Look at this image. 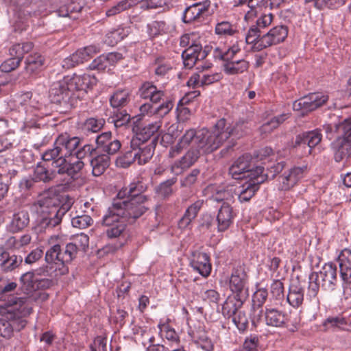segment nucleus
I'll use <instances>...</instances> for the list:
<instances>
[{"mask_svg": "<svg viewBox=\"0 0 351 351\" xmlns=\"http://www.w3.org/2000/svg\"><path fill=\"white\" fill-rule=\"evenodd\" d=\"M128 34L129 30L128 28L119 27L106 34L105 42L108 45L113 46L125 38Z\"/></svg>", "mask_w": 351, "mask_h": 351, "instance_id": "48", "label": "nucleus"}, {"mask_svg": "<svg viewBox=\"0 0 351 351\" xmlns=\"http://www.w3.org/2000/svg\"><path fill=\"white\" fill-rule=\"evenodd\" d=\"M268 298L267 290L265 288H259L252 295V308L256 312V308L258 311V315L263 313L262 306L265 303Z\"/></svg>", "mask_w": 351, "mask_h": 351, "instance_id": "46", "label": "nucleus"}, {"mask_svg": "<svg viewBox=\"0 0 351 351\" xmlns=\"http://www.w3.org/2000/svg\"><path fill=\"white\" fill-rule=\"evenodd\" d=\"M130 100V93L128 90L121 89L114 93L111 96L110 102L113 108L125 106Z\"/></svg>", "mask_w": 351, "mask_h": 351, "instance_id": "43", "label": "nucleus"}, {"mask_svg": "<svg viewBox=\"0 0 351 351\" xmlns=\"http://www.w3.org/2000/svg\"><path fill=\"white\" fill-rule=\"evenodd\" d=\"M304 171L302 167H293L285 171L279 177L280 189L282 191H288L293 188L303 178Z\"/></svg>", "mask_w": 351, "mask_h": 351, "instance_id": "22", "label": "nucleus"}, {"mask_svg": "<svg viewBox=\"0 0 351 351\" xmlns=\"http://www.w3.org/2000/svg\"><path fill=\"white\" fill-rule=\"evenodd\" d=\"M12 319L10 314L0 315V336L4 338H10L12 335V328L9 322Z\"/></svg>", "mask_w": 351, "mask_h": 351, "instance_id": "63", "label": "nucleus"}, {"mask_svg": "<svg viewBox=\"0 0 351 351\" xmlns=\"http://www.w3.org/2000/svg\"><path fill=\"white\" fill-rule=\"evenodd\" d=\"M105 120L102 118L90 117L87 119L83 125V129L86 132L96 133L104 127Z\"/></svg>", "mask_w": 351, "mask_h": 351, "instance_id": "60", "label": "nucleus"}, {"mask_svg": "<svg viewBox=\"0 0 351 351\" xmlns=\"http://www.w3.org/2000/svg\"><path fill=\"white\" fill-rule=\"evenodd\" d=\"M190 265L203 277H208L210 274L212 265L206 253L199 251L192 252Z\"/></svg>", "mask_w": 351, "mask_h": 351, "instance_id": "21", "label": "nucleus"}, {"mask_svg": "<svg viewBox=\"0 0 351 351\" xmlns=\"http://www.w3.org/2000/svg\"><path fill=\"white\" fill-rule=\"evenodd\" d=\"M238 5H247L249 10L246 12L244 19L246 21H252L261 14L263 8H267V0H239Z\"/></svg>", "mask_w": 351, "mask_h": 351, "instance_id": "30", "label": "nucleus"}, {"mask_svg": "<svg viewBox=\"0 0 351 351\" xmlns=\"http://www.w3.org/2000/svg\"><path fill=\"white\" fill-rule=\"evenodd\" d=\"M321 282L318 279L317 272H313L308 277V296L310 298H315L318 294Z\"/></svg>", "mask_w": 351, "mask_h": 351, "instance_id": "62", "label": "nucleus"}, {"mask_svg": "<svg viewBox=\"0 0 351 351\" xmlns=\"http://www.w3.org/2000/svg\"><path fill=\"white\" fill-rule=\"evenodd\" d=\"M23 263L21 256L10 255V254L0 247V268L4 272H9L19 267Z\"/></svg>", "mask_w": 351, "mask_h": 351, "instance_id": "29", "label": "nucleus"}, {"mask_svg": "<svg viewBox=\"0 0 351 351\" xmlns=\"http://www.w3.org/2000/svg\"><path fill=\"white\" fill-rule=\"evenodd\" d=\"M247 123L239 121L228 123L225 119H219L211 130L203 129L198 133L194 129L187 130L178 143L169 152V158H175L188 147H199L204 152H213L218 149L228 139H230L226 151L235 145V141L247 133Z\"/></svg>", "mask_w": 351, "mask_h": 351, "instance_id": "1", "label": "nucleus"}, {"mask_svg": "<svg viewBox=\"0 0 351 351\" xmlns=\"http://www.w3.org/2000/svg\"><path fill=\"white\" fill-rule=\"evenodd\" d=\"M305 2L313 3L314 6L319 10L324 8L337 10L343 6L346 0H305Z\"/></svg>", "mask_w": 351, "mask_h": 351, "instance_id": "49", "label": "nucleus"}, {"mask_svg": "<svg viewBox=\"0 0 351 351\" xmlns=\"http://www.w3.org/2000/svg\"><path fill=\"white\" fill-rule=\"evenodd\" d=\"M304 289L299 285L292 284L287 296L289 304L294 308L301 306L304 302Z\"/></svg>", "mask_w": 351, "mask_h": 351, "instance_id": "40", "label": "nucleus"}, {"mask_svg": "<svg viewBox=\"0 0 351 351\" xmlns=\"http://www.w3.org/2000/svg\"><path fill=\"white\" fill-rule=\"evenodd\" d=\"M78 137L64 133L58 136L52 148L42 154L45 162H51L53 168L58 169L59 175H66L75 180L80 177L84 164L82 159L97 153L96 148L86 144L80 147Z\"/></svg>", "mask_w": 351, "mask_h": 351, "instance_id": "2", "label": "nucleus"}, {"mask_svg": "<svg viewBox=\"0 0 351 351\" xmlns=\"http://www.w3.org/2000/svg\"><path fill=\"white\" fill-rule=\"evenodd\" d=\"M173 103L171 100L164 101L158 106H154L153 104L145 103L141 106L140 111L143 115H154L157 114L160 117H163L167 114L173 108Z\"/></svg>", "mask_w": 351, "mask_h": 351, "instance_id": "28", "label": "nucleus"}, {"mask_svg": "<svg viewBox=\"0 0 351 351\" xmlns=\"http://www.w3.org/2000/svg\"><path fill=\"white\" fill-rule=\"evenodd\" d=\"M49 8V2L47 0H31L29 9L27 10V12L39 15L45 12Z\"/></svg>", "mask_w": 351, "mask_h": 351, "instance_id": "59", "label": "nucleus"}, {"mask_svg": "<svg viewBox=\"0 0 351 351\" xmlns=\"http://www.w3.org/2000/svg\"><path fill=\"white\" fill-rule=\"evenodd\" d=\"M49 97L53 103L58 104L66 108L77 106L80 94L73 93L66 77L62 80L53 82L49 90Z\"/></svg>", "mask_w": 351, "mask_h": 351, "instance_id": "7", "label": "nucleus"}, {"mask_svg": "<svg viewBox=\"0 0 351 351\" xmlns=\"http://www.w3.org/2000/svg\"><path fill=\"white\" fill-rule=\"evenodd\" d=\"M215 34L221 36H233L237 32V27L227 21L219 22L215 25Z\"/></svg>", "mask_w": 351, "mask_h": 351, "instance_id": "54", "label": "nucleus"}, {"mask_svg": "<svg viewBox=\"0 0 351 351\" xmlns=\"http://www.w3.org/2000/svg\"><path fill=\"white\" fill-rule=\"evenodd\" d=\"M76 244L68 243L66 245L55 244L50 247L45 253V259L47 263L66 264L71 263L77 256Z\"/></svg>", "mask_w": 351, "mask_h": 351, "instance_id": "9", "label": "nucleus"}, {"mask_svg": "<svg viewBox=\"0 0 351 351\" xmlns=\"http://www.w3.org/2000/svg\"><path fill=\"white\" fill-rule=\"evenodd\" d=\"M288 32V27L285 25L274 27L267 33L262 36V39L258 43L257 47L259 49H266L282 43L287 37Z\"/></svg>", "mask_w": 351, "mask_h": 351, "instance_id": "14", "label": "nucleus"}, {"mask_svg": "<svg viewBox=\"0 0 351 351\" xmlns=\"http://www.w3.org/2000/svg\"><path fill=\"white\" fill-rule=\"evenodd\" d=\"M328 99V96L322 93H313L295 100L293 103V109L302 111V114L313 111L324 105Z\"/></svg>", "mask_w": 351, "mask_h": 351, "instance_id": "11", "label": "nucleus"}, {"mask_svg": "<svg viewBox=\"0 0 351 351\" xmlns=\"http://www.w3.org/2000/svg\"><path fill=\"white\" fill-rule=\"evenodd\" d=\"M122 58V54L118 52H112L106 55H101L90 63L89 67L90 69L104 71Z\"/></svg>", "mask_w": 351, "mask_h": 351, "instance_id": "27", "label": "nucleus"}, {"mask_svg": "<svg viewBox=\"0 0 351 351\" xmlns=\"http://www.w3.org/2000/svg\"><path fill=\"white\" fill-rule=\"evenodd\" d=\"M265 322L267 326L282 327L287 322L285 314L274 308H266L265 311Z\"/></svg>", "mask_w": 351, "mask_h": 351, "instance_id": "33", "label": "nucleus"}, {"mask_svg": "<svg viewBox=\"0 0 351 351\" xmlns=\"http://www.w3.org/2000/svg\"><path fill=\"white\" fill-rule=\"evenodd\" d=\"M346 326V319L341 317H330L323 323L324 330H335L337 328H343Z\"/></svg>", "mask_w": 351, "mask_h": 351, "instance_id": "61", "label": "nucleus"}, {"mask_svg": "<svg viewBox=\"0 0 351 351\" xmlns=\"http://www.w3.org/2000/svg\"><path fill=\"white\" fill-rule=\"evenodd\" d=\"M338 136L331 143L334 159L340 162L351 158V117L335 126Z\"/></svg>", "mask_w": 351, "mask_h": 351, "instance_id": "5", "label": "nucleus"}, {"mask_svg": "<svg viewBox=\"0 0 351 351\" xmlns=\"http://www.w3.org/2000/svg\"><path fill=\"white\" fill-rule=\"evenodd\" d=\"M21 289L27 293L35 291L36 277L32 271L25 272L20 278Z\"/></svg>", "mask_w": 351, "mask_h": 351, "instance_id": "55", "label": "nucleus"}, {"mask_svg": "<svg viewBox=\"0 0 351 351\" xmlns=\"http://www.w3.org/2000/svg\"><path fill=\"white\" fill-rule=\"evenodd\" d=\"M44 64V57L40 53H34L27 57L25 69L30 75L36 74L42 69Z\"/></svg>", "mask_w": 351, "mask_h": 351, "instance_id": "39", "label": "nucleus"}, {"mask_svg": "<svg viewBox=\"0 0 351 351\" xmlns=\"http://www.w3.org/2000/svg\"><path fill=\"white\" fill-rule=\"evenodd\" d=\"M32 241V237L29 234H25L19 237L10 236L5 239L0 247L7 250H18L29 245Z\"/></svg>", "mask_w": 351, "mask_h": 351, "instance_id": "34", "label": "nucleus"}, {"mask_svg": "<svg viewBox=\"0 0 351 351\" xmlns=\"http://www.w3.org/2000/svg\"><path fill=\"white\" fill-rule=\"evenodd\" d=\"M32 210L36 215L37 227L40 231L52 230L60 225L67 211L60 206L58 197L49 193L38 197L33 204Z\"/></svg>", "mask_w": 351, "mask_h": 351, "instance_id": "3", "label": "nucleus"}, {"mask_svg": "<svg viewBox=\"0 0 351 351\" xmlns=\"http://www.w3.org/2000/svg\"><path fill=\"white\" fill-rule=\"evenodd\" d=\"M340 277L346 288L351 289V250L345 248L338 256Z\"/></svg>", "mask_w": 351, "mask_h": 351, "instance_id": "20", "label": "nucleus"}, {"mask_svg": "<svg viewBox=\"0 0 351 351\" xmlns=\"http://www.w3.org/2000/svg\"><path fill=\"white\" fill-rule=\"evenodd\" d=\"M204 200L199 199L188 207L183 217L179 221L178 225L181 228H186L191 222L197 217L202 207Z\"/></svg>", "mask_w": 351, "mask_h": 351, "instance_id": "37", "label": "nucleus"}, {"mask_svg": "<svg viewBox=\"0 0 351 351\" xmlns=\"http://www.w3.org/2000/svg\"><path fill=\"white\" fill-rule=\"evenodd\" d=\"M97 153H103L110 155H114L121 147V142L112 136L110 132H104L97 136L96 138Z\"/></svg>", "mask_w": 351, "mask_h": 351, "instance_id": "17", "label": "nucleus"}, {"mask_svg": "<svg viewBox=\"0 0 351 351\" xmlns=\"http://www.w3.org/2000/svg\"><path fill=\"white\" fill-rule=\"evenodd\" d=\"M267 174L264 173V168L261 166L254 167L252 165L250 169L245 174L244 179H249V184H254L257 186L267 179Z\"/></svg>", "mask_w": 351, "mask_h": 351, "instance_id": "41", "label": "nucleus"}, {"mask_svg": "<svg viewBox=\"0 0 351 351\" xmlns=\"http://www.w3.org/2000/svg\"><path fill=\"white\" fill-rule=\"evenodd\" d=\"M29 223V215L27 210L21 209L16 210L7 225L9 232L16 233L25 229Z\"/></svg>", "mask_w": 351, "mask_h": 351, "instance_id": "24", "label": "nucleus"}, {"mask_svg": "<svg viewBox=\"0 0 351 351\" xmlns=\"http://www.w3.org/2000/svg\"><path fill=\"white\" fill-rule=\"evenodd\" d=\"M139 97L144 99H149L153 104H158L164 101L171 100L164 90L157 88L152 82H143L138 90Z\"/></svg>", "mask_w": 351, "mask_h": 351, "instance_id": "16", "label": "nucleus"}, {"mask_svg": "<svg viewBox=\"0 0 351 351\" xmlns=\"http://www.w3.org/2000/svg\"><path fill=\"white\" fill-rule=\"evenodd\" d=\"M92 218L88 215H78L73 217L71 219V224L74 228L79 229L86 228L93 223Z\"/></svg>", "mask_w": 351, "mask_h": 351, "instance_id": "64", "label": "nucleus"}, {"mask_svg": "<svg viewBox=\"0 0 351 351\" xmlns=\"http://www.w3.org/2000/svg\"><path fill=\"white\" fill-rule=\"evenodd\" d=\"M137 154L138 152L135 150V147H130L129 150L125 151L123 155L117 158V166L122 168L128 167L136 161Z\"/></svg>", "mask_w": 351, "mask_h": 351, "instance_id": "47", "label": "nucleus"}, {"mask_svg": "<svg viewBox=\"0 0 351 351\" xmlns=\"http://www.w3.org/2000/svg\"><path fill=\"white\" fill-rule=\"evenodd\" d=\"M289 117V114L283 113L279 116L271 119L269 121L263 123L260 128L261 134H268L271 132L274 129L277 128L280 124L282 123Z\"/></svg>", "mask_w": 351, "mask_h": 351, "instance_id": "45", "label": "nucleus"}, {"mask_svg": "<svg viewBox=\"0 0 351 351\" xmlns=\"http://www.w3.org/2000/svg\"><path fill=\"white\" fill-rule=\"evenodd\" d=\"M143 1V0H122L108 9L106 11V15L108 16H114L136 5Z\"/></svg>", "mask_w": 351, "mask_h": 351, "instance_id": "44", "label": "nucleus"}, {"mask_svg": "<svg viewBox=\"0 0 351 351\" xmlns=\"http://www.w3.org/2000/svg\"><path fill=\"white\" fill-rule=\"evenodd\" d=\"M208 47L202 50L199 43H192L182 53L184 64L186 67L192 68L197 61L204 59L208 55Z\"/></svg>", "mask_w": 351, "mask_h": 351, "instance_id": "19", "label": "nucleus"}, {"mask_svg": "<svg viewBox=\"0 0 351 351\" xmlns=\"http://www.w3.org/2000/svg\"><path fill=\"white\" fill-rule=\"evenodd\" d=\"M112 214L110 206L102 218V224L108 227L106 233L110 239L120 237L125 232L128 222L121 215H117L114 218V216Z\"/></svg>", "mask_w": 351, "mask_h": 351, "instance_id": "13", "label": "nucleus"}, {"mask_svg": "<svg viewBox=\"0 0 351 351\" xmlns=\"http://www.w3.org/2000/svg\"><path fill=\"white\" fill-rule=\"evenodd\" d=\"M237 195L234 186H217L214 189L211 199L215 202H227L230 204Z\"/></svg>", "mask_w": 351, "mask_h": 351, "instance_id": "35", "label": "nucleus"}, {"mask_svg": "<svg viewBox=\"0 0 351 351\" xmlns=\"http://www.w3.org/2000/svg\"><path fill=\"white\" fill-rule=\"evenodd\" d=\"M252 164L249 156L243 155L239 157L230 167L229 174L233 179L242 180L250 169Z\"/></svg>", "mask_w": 351, "mask_h": 351, "instance_id": "26", "label": "nucleus"}, {"mask_svg": "<svg viewBox=\"0 0 351 351\" xmlns=\"http://www.w3.org/2000/svg\"><path fill=\"white\" fill-rule=\"evenodd\" d=\"M161 127V121H155L139 129L136 136L132 139H138L139 142L145 143Z\"/></svg>", "mask_w": 351, "mask_h": 351, "instance_id": "42", "label": "nucleus"}, {"mask_svg": "<svg viewBox=\"0 0 351 351\" xmlns=\"http://www.w3.org/2000/svg\"><path fill=\"white\" fill-rule=\"evenodd\" d=\"M262 39L261 36V29L257 26L252 25L248 29L246 36L245 41L247 44L252 45V48L256 51H261L263 49H259L257 47L258 43Z\"/></svg>", "mask_w": 351, "mask_h": 351, "instance_id": "50", "label": "nucleus"}, {"mask_svg": "<svg viewBox=\"0 0 351 351\" xmlns=\"http://www.w3.org/2000/svg\"><path fill=\"white\" fill-rule=\"evenodd\" d=\"M248 278L244 268L241 266L234 268L229 280V287L234 295L246 299L248 295Z\"/></svg>", "mask_w": 351, "mask_h": 351, "instance_id": "10", "label": "nucleus"}, {"mask_svg": "<svg viewBox=\"0 0 351 351\" xmlns=\"http://www.w3.org/2000/svg\"><path fill=\"white\" fill-rule=\"evenodd\" d=\"M51 168L49 169L40 162L38 163L34 170V180L36 182H50L59 174L58 168H53L52 166Z\"/></svg>", "mask_w": 351, "mask_h": 351, "instance_id": "31", "label": "nucleus"}, {"mask_svg": "<svg viewBox=\"0 0 351 351\" xmlns=\"http://www.w3.org/2000/svg\"><path fill=\"white\" fill-rule=\"evenodd\" d=\"M154 65L155 74L160 76L165 75L172 69L170 60L166 59L163 57L157 58L155 60Z\"/></svg>", "mask_w": 351, "mask_h": 351, "instance_id": "58", "label": "nucleus"}, {"mask_svg": "<svg viewBox=\"0 0 351 351\" xmlns=\"http://www.w3.org/2000/svg\"><path fill=\"white\" fill-rule=\"evenodd\" d=\"M322 138L319 130L305 132L295 136L293 147L304 149L302 154L307 156L311 154L312 149L321 142Z\"/></svg>", "mask_w": 351, "mask_h": 351, "instance_id": "12", "label": "nucleus"}, {"mask_svg": "<svg viewBox=\"0 0 351 351\" xmlns=\"http://www.w3.org/2000/svg\"><path fill=\"white\" fill-rule=\"evenodd\" d=\"M147 33L150 38H155L159 35L164 34L167 31V27L164 21H154L147 26Z\"/></svg>", "mask_w": 351, "mask_h": 351, "instance_id": "57", "label": "nucleus"}, {"mask_svg": "<svg viewBox=\"0 0 351 351\" xmlns=\"http://www.w3.org/2000/svg\"><path fill=\"white\" fill-rule=\"evenodd\" d=\"M241 51L238 44L226 48L216 47L213 51V57L215 59L223 60V71L229 75H239L247 71L249 63L245 60L231 61L234 56Z\"/></svg>", "mask_w": 351, "mask_h": 351, "instance_id": "6", "label": "nucleus"}, {"mask_svg": "<svg viewBox=\"0 0 351 351\" xmlns=\"http://www.w3.org/2000/svg\"><path fill=\"white\" fill-rule=\"evenodd\" d=\"M131 147L138 152L136 162L139 165L146 164L153 156L155 145L154 141L149 144L139 142L138 139L131 140Z\"/></svg>", "mask_w": 351, "mask_h": 351, "instance_id": "23", "label": "nucleus"}, {"mask_svg": "<svg viewBox=\"0 0 351 351\" xmlns=\"http://www.w3.org/2000/svg\"><path fill=\"white\" fill-rule=\"evenodd\" d=\"M147 201V197H137L133 199L116 198L110 206L112 215L114 216V218L121 215L128 223H133L147 210L145 205Z\"/></svg>", "mask_w": 351, "mask_h": 351, "instance_id": "4", "label": "nucleus"}, {"mask_svg": "<svg viewBox=\"0 0 351 351\" xmlns=\"http://www.w3.org/2000/svg\"><path fill=\"white\" fill-rule=\"evenodd\" d=\"M177 178L173 177L161 182L156 189L158 195L167 198L173 193V186L177 182Z\"/></svg>", "mask_w": 351, "mask_h": 351, "instance_id": "51", "label": "nucleus"}, {"mask_svg": "<svg viewBox=\"0 0 351 351\" xmlns=\"http://www.w3.org/2000/svg\"><path fill=\"white\" fill-rule=\"evenodd\" d=\"M158 327L162 337H165L167 340L171 343L178 345L180 342V338L176 330L169 325L166 324H159Z\"/></svg>", "mask_w": 351, "mask_h": 351, "instance_id": "56", "label": "nucleus"}, {"mask_svg": "<svg viewBox=\"0 0 351 351\" xmlns=\"http://www.w3.org/2000/svg\"><path fill=\"white\" fill-rule=\"evenodd\" d=\"M245 299L237 297V295L229 296L222 305V314L225 317H232L238 312Z\"/></svg>", "mask_w": 351, "mask_h": 351, "instance_id": "36", "label": "nucleus"}, {"mask_svg": "<svg viewBox=\"0 0 351 351\" xmlns=\"http://www.w3.org/2000/svg\"><path fill=\"white\" fill-rule=\"evenodd\" d=\"M234 214L230 204L224 202L221 206L217 215V230L219 232L227 230L233 222Z\"/></svg>", "mask_w": 351, "mask_h": 351, "instance_id": "25", "label": "nucleus"}, {"mask_svg": "<svg viewBox=\"0 0 351 351\" xmlns=\"http://www.w3.org/2000/svg\"><path fill=\"white\" fill-rule=\"evenodd\" d=\"M321 287L326 291H333L337 283V267L332 263H326L319 273L317 272Z\"/></svg>", "mask_w": 351, "mask_h": 351, "instance_id": "18", "label": "nucleus"}, {"mask_svg": "<svg viewBox=\"0 0 351 351\" xmlns=\"http://www.w3.org/2000/svg\"><path fill=\"white\" fill-rule=\"evenodd\" d=\"M8 304L10 306H16L17 313L8 312L7 314L12 315V319H9V322L12 328V332L14 330L19 331L23 329L27 324L24 317L32 313V306L31 304V299L10 295V299L8 300Z\"/></svg>", "mask_w": 351, "mask_h": 351, "instance_id": "8", "label": "nucleus"}, {"mask_svg": "<svg viewBox=\"0 0 351 351\" xmlns=\"http://www.w3.org/2000/svg\"><path fill=\"white\" fill-rule=\"evenodd\" d=\"M211 152H204L199 147H190L186 153L182 157L186 167H190L194 165L202 154H208Z\"/></svg>", "mask_w": 351, "mask_h": 351, "instance_id": "52", "label": "nucleus"}, {"mask_svg": "<svg viewBox=\"0 0 351 351\" xmlns=\"http://www.w3.org/2000/svg\"><path fill=\"white\" fill-rule=\"evenodd\" d=\"M116 128L121 127L127 124L130 120V115L125 110L117 109L113 111V114L109 118Z\"/></svg>", "mask_w": 351, "mask_h": 351, "instance_id": "53", "label": "nucleus"}, {"mask_svg": "<svg viewBox=\"0 0 351 351\" xmlns=\"http://www.w3.org/2000/svg\"><path fill=\"white\" fill-rule=\"evenodd\" d=\"M110 156L105 154H98L90 160L92 173L94 176L102 175L110 165Z\"/></svg>", "mask_w": 351, "mask_h": 351, "instance_id": "38", "label": "nucleus"}, {"mask_svg": "<svg viewBox=\"0 0 351 351\" xmlns=\"http://www.w3.org/2000/svg\"><path fill=\"white\" fill-rule=\"evenodd\" d=\"M66 79L73 93H79L80 98L86 93L88 88H93L97 82V80L94 75L86 73L83 75L74 74L72 77L66 76Z\"/></svg>", "mask_w": 351, "mask_h": 351, "instance_id": "15", "label": "nucleus"}, {"mask_svg": "<svg viewBox=\"0 0 351 351\" xmlns=\"http://www.w3.org/2000/svg\"><path fill=\"white\" fill-rule=\"evenodd\" d=\"M147 189V186L141 181L132 182L128 187L121 189L117 198L133 199L137 197H146L142 193Z\"/></svg>", "mask_w": 351, "mask_h": 351, "instance_id": "32", "label": "nucleus"}]
</instances>
